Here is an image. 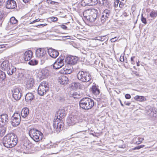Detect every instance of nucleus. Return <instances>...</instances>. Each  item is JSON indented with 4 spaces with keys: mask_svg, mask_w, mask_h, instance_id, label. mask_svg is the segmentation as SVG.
I'll return each instance as SVG.
<instances>
[{
    "mask_svg": "<svg viewBox=\"0 0 157 157\" xmlns=\"http://www.w3.org/2000/svg\"><path fill=\"white\" fill-rule=\"evenodd\" d=\"M40 20V19H39V18H38L37 19H36L34 20L32 22V23H34L36 22H38Z\"/></svg>",
    "mask_w": 157,
    "mask_h": 157,
    "instance_id": "obj_58",
    "label": "nucleus"
},
{
    "mask_svg": "<svg viewBox=\"0 0 157 157\" xmlns=\"http://www.w3.org/2000/svg\"><path fill=\"white\" fill-rule=\"evenodd\" d=\"M5 47V46L4 45H0V48H3Z\"/></svg>",
    "mask_w": 157,
    "mask_h": 157,
    "instance_id": "obj_62",
    "label": "nucleus"
},
{
    "mask_svg": "<svg viewBox=\"0 0 157 157\" xmlns=\"http://www.w3.org/2000/svg\"><path fill=\"white\" fill-rule=\"evenodd\" d=\"M6 78L5 73L1 71H0V80H2Z\"/></svg>",
    "mask_w": 157,
    "mask_h": 157,
    "instance_id": "obj_39",
    "label": "nucleus"
},
{
    "mask_svg": "<svg viewBox=\"0 0 157 157\" xmlns=\"http://www.w3.org/2000/svg\"><path fill=\"white\" fill-rule=\"evenodd\" d=\"M119 2L120 1L119 0H116L115 1L114 4V6L115 8L117 7Z\"/></svg>",
    "mask_w": 157,
    "mask_h": 157,
    "instance_id": "obj_48",
    "label": "nucleus"
},
{
    "mask_svg": "<svg viewBox=\"0 0 157 157\" xmlns=\"http://www.w3.org/2000/svg\"><path fill=\"white\" fill-rule=\"evenodd\" d=\"M6 0H0V6H5V3Z\"/></svg>",
    "mask_w": 157,
    "mask_h": 157,
    "instance_id": "obj_47",
    "label": "nucleus"
},
{
    "mask_svg": "<svg viewBox=\"0 0 157 157\" xmlns=\"http://www.w3.org/2000/svg\"><path fill=\"white\" fill-rule=\"evenodd\" d=\"M125 104L126 105L129 106L130 105L131 103L130 102H127L126 103L125 102Z\"/></svg>",
    "mask_w": 157,
    "mask_h": 157,
    "instance_id": "obj_61",
    "label": "nucleus"
},
{
    "mask_svg": "<svg viewBox=\"0 0 157 157\" xmlns=\"http://www.w3.org/2000/svg\"><path fill=\"white\" fill-rule=\"evenodd\" d=\"M141 20L142 22L145 25L147 24L146 19L143 17L142 14L141 15Z\"/></svg>",
    "mask_w": 157,
    "mask_h": 157,
    "instance_id": "obj_45",
    "label": "nucleus"
},
{
    "mask_svg": "<svg viewBox=\"0 0 157 157\" xmlns=\"http://www.w3.org/2000/svg\"><path fill=\"white\" fill-rule=\"evenodd\" d=\"M117 39L116 37L112 38L111 39V41L112 42H115L117 40Z\"/></svg>",
    "mask_w": 157,
    "mask_h": 157,
    "instance_id": "obj_53",
    "label": "nucleus"
},
{
    "mask_svg": "<svg viewBox=\"0 0 157 157\" xmlns=\"http://www.w3.org/2000/svg\"><path fill=\"white\" fill-rule=\"evenodd\" d=\"M90 6L96 5L98 3V0H90Z\"/></svg>",
    "mask_w": 157,
    "mask_h": 157,
    "instance_id": "obj_42",
    "label": "nucleus"
},
{
    "mask_svg": "<svg viewBox=\"0 0 157 157\" xmlns=\"http://www.w3.org/2000/svg\"><path fill=\"white\" fill-rule=\"evenodd\" d=\"M135 58V56H133V57H131V61L132 62V64H135V62L133 60Z\"/></svg>",
    "mask_w": 157,
    "mask_h": 157,
    "instance_id": "obj_54",
    "label": "nucleus"
},
{
    "mask_svg": "<svg viewBox=\"0 0 157 157\" xmlns=\"http://www.w3.org/2000/svg\"><path fill=\"white\" fill-rule=\"evenodd\" d=\"M60 26L61 28L63 29H66L67 28V27L65 25H60Z\"/></svg>",
    "mask_w": 157,
    "mask_h": 157,
    "instance_id": "obj_55",
    "label": "nucleus"
},
{
    "mask_svg": "<svg viewBox=\"0 0 157 157\" xmlns=\"http://www.w3.org/2000/svg\"><path fill=\"white\" fill-rule=\"evenodd\" d=\"M82 121V119L79 116L76 115H71L68 118L67 123L69 125H73L75 123Z\"/></svg>",
    "mask_w": 157,
    "mask_h": 157,
    "instance_id": "obj_8",
    "label": "nucleus"
},
{
    "mask_svg": "<svg viewBox=\"0 0 157 157\" xmlns=\"http://www.w3.org/2000/svg\"><path fill=\"white\" fill-rule=\"evenodd\" d=\"M55 4H58V3L56 2L52 1H51V4L52 5H54Z\"/></svg>",
    "mask_w": 157,
    "mask_h": 157,
    "instance_id": "obj_60",
    "label": "nucleus"
},
{
    "mask_svg": "<svg viewBox=\"0 0 157 157\" xmlns=\"http://www.w3.org/2000/svg\"><path fill=\"white\" fill-rule=\"evenodd\" d=\"M52 21H56L57 20V18L56 17H53L51 19Z\"/></svg>",
    "mask_w": 157,
    "mask_h": 157,
    "instance_id": "obj_59",
    "label": "nucleus"
},
{
    "mask_svg": "<svg viewBox=\"0 0 157 157\" xmlns=\"http://www.w3.org/2000/svg\"><path fill=\"white\" fill-rule=\"evenodd\" d=\"M35 84V80L34 78L31 77L26 79V87L28 89L32 88Z\"/></svg>",
    "mask_w": 157,
    "mask_h": 157,
    "instance_id": "obj_14",
    "label": "nucleus"
},
{
    "mask_svg": "<svg viewBox=\"0 0 157 157\" xmlns=\"http://www.w3.org/2000/svg\"><path fill=\"white\" fill-rule=\"evenodd\" d=\"M78 59L77 57L72 56L67 57L65 61L67 65L71 66L77 63Z\"/></svg>",
    "mask_w": 157,
    "mask_h": 157,
    "instance_id": "obj_11",
    "label": "nucleus"
},
{
    "mask_svg": "<svg viewBox=\"0 0 157 157\" xmlns=\"http://www.w3.org/2000/svg\"><path fill=\"white\" fill-rule=\"evenodd\" d=\"M57 118L62 120L63 118L66 115V112L64 109H61L58 110L57 113Z\"/></svg>",
    "mask_w": 157,
    "mask_h": 157,
    "instance_id": "obj_20",
    "label": "nucleus"
},
{
    "mask_svg": "<svg viewBox=\"0 0 157 157\" xmlns=\"http://www.w3.org/2000/svg\"><path fill=\"white\" fill-rule=\"evenodd\" d=\"M47 25V24H40L39 25H38L36 26L37 27H38V26H42V27H44V26H45Z\"/></svg>",
    "mask_w": 157,
    "mask_h": 157,
    "instance_id": "obj_57",
    "label": "nucleus"
},
{
    "mask_svg": "<svg viewBox=\"0 0 157 157\" xmlns=\"http://www.w3.org/2000/svg\"><path fill=\"white\" fill-rule=\"evenodd\" d=\"M118 147L120 148H124L125 147V145L123 144L122 145H119Z\"/></svg>",
    "mask_w": 157,
    "mask_h": 157,
    "instance_id": "obj_56",
    "label": "nucleus"
},
{
    "mask_svg": "<svg viewBox=\"0 0 157 157\" xmlns=\"http://www.w3.org/2000/svg\"><path fill=\"white\" fill-rule=\"evenodd\" d=\"M155 113H154V111H153V112L152 113V116H153V117H157V111H155Z\"/></svg>",
    "mask_w": 157,
    "mask_h": 157,
    "instance_id": "obj_51",
    "label": "nucleus"
},
{
    "mask_svg": "<svg viewBox=\"0 0 157 157\" xmlns=\"http://www.w3.org/2000/svg\"><path fill=\"white\" fill-rule=\"evenodd\" d=\"M33 56V52L31 50L26 51L24 53L23 57L25 61H28L30 60Z\"/></svg>",
    "mask_w": 157,
    "mask_h": 157,
    "instance_id": "obj_19",
    "label": "nucleus"
},
{
    "mask_svg": "<svg viewBox=\"0 0 157 157\" xmlns=\"http://www.w3.org/2000/svg\"><path fill=\"white\" fill-rule=\"evenodd\" d=\"M6 132L5 128L3 127V128H0V136H3L5 134Z\"/></svg>",
    "mask_w": 157,
    "mask_h": 157,
    "instance_id": "obj_38",
    "label": "nucleus"
},
{
    "mask_svg": "<svg viewBox=\"0 0 157 157\" xmlns=\"http://www.w3.org/2000/svg\"><path fill=\"white\" fill-rule=\"evenodd\" d=\"M30 137L36 142L41 140L43 138V134L40 131L36 129H32L29 132Z\"/></svg>",
    "mask_w": 157,
    "mask_h": 157,
    "instance_id": "obj_3",
    "label": "nucleus"
},
{
    "mask_svg": "<svg viewBox=\"0 0 157 157\" xmlns=\"http://www.w3.org/2000/svg\"><path fill=\"white\" fill-rule=\"evenodd\" d=\"M125 98L126 99H130L131 98V95L129 94H126L125 95Z\"/></svg>",
    "mask_w": 157,
    "mask_h": 157,
    "instance_id": "obj_52",
    "label": "nucleus"
},
{
    "mask_svg": "<svg viewBox=\"0 0 157 157\" xmlns=\"http://www.w3.org/2000/svg\"><path fill=\"white\" fill-rule=\"evenodd\" d=\"M91 90L92 93L95 95H98L100 93L99 90L95 84L92 86L91 88Z\"/></svg>",
    "mask_w": 157,
    "mask_h": 157,
    "instance_id": "obj_28",
    "label": "nucleus"
},
{
    "mask_svg": "<svg viewBox=\"0 0 157 157\" xmlns=\"http://www.w3.org/2000/svg\"><path fill=\"white\" fill-rule=\"evenodd\" d=\"M24 70L21 69L16 70L15 75L17 77L21 78L24 76Z\"/></svg>",
    "mask_w": 157,
    "mask_h": 157,
    "instance_id": "obj_30",
    "label": "nucleus"
},
{
    "mask_svg": "<svg viewBox=\"0 0 157 157\" xmlns=\"http://www.w3.org/2000/svg\"><path fill=\"white\" fill-rule=\"evenodd\" d=\"M38 63V61L35 59H30L29 62L28 64L31 65H35Z\"/></svg>",
    "mask_w": 157,
    "mask_h": 157,
    "instance_id": "obj_36",
    "label": "nucleus"
},
{
    "mask_svg": "<svg viewBox=\"0 0 157 157\" xmlns=\"http://www.w3.org/2000/svg\"><path fill=\"white\" fill-rule=\"evenodd\" d=\"M36 55L38 57L43 58V62L48 59L46 52L43 48H40L37 49L36 52Z\"/></svg>",
    "mask_w": 157,
    "mask_h": 157,
    "instance_id": "obj_9",
    "label": "nucleus"
},
{
    "mask_svg": "<svg viewBox=\"0 0 157 157\" xmlns=\"http://www.w3.org/2000/svg\"><path fill=\"white\" fill-rule=\"evenodd\" d=\"M95 9H89L84 11L83 12V15L85 19L88 20L90 18V16L91 14L94 12Z\"/></svg>",
    "mask_w": 157,
    "mask_h": 157,
    "instance_id": "obj_18",
    "label": "nucleus"
},
{
    "mask_svg": "<svg viewBox=\"0 0 157 157\" xmlns=\"http://www.w3.org/2000/svg\"><path fill=\"white\" fill-rule=\"evenodd\" d=\"M149 16L151 19H155L157 17V10L153 9L151 10L149 12Z\"/></svg>",
    "mask_w": 157,
    "mask_h": 157,
    "instance_id": "obj_29",
    "label": "nucleus"
},
{
    "mask_svg": "<svg viewBox=\"0 0 157 157\" xmlns=\"http://www.w3.org/2000/svg\"><path fill=\"white\" fill-rule=\"evenodd\" d=\"M49 89L48 84L46 82H41L39 86L38 89V93L41 96L46 94Z\"/></svg>",
    "mask_w": 157,
    "mask_h": 157,
    "instance_id": "obj_6",
    "label": "nucleus"
},
{
    "mask_svg": "<svg viewBox=\"0 0 157 157\" xmlns=\"http://www.w3.org/2000/svg\"><path fill=\"white\" fill-rule=\"evenodd\" d=\"M70 96L74 98H78L80 97V95L76 92H74L72 94H71Z\"/></svg>",
    "mask_w": 157,
    "mask_h": 157,
    "instance_id": "obj_35",
    "label": "nucleus"
},
{
    "mask_svg": "<svg viewBox=\"0 0 157 157\" xmlns=\"http://www.w3.org/2000/svg\"><path fill=\"white\" fill-rule=\"evenodd\" d=\"M5 6L8 9H14L17 7V4L13 0H7L5 3Z\"/></svg>",
    "mask_w": 157,
    "mask_h": 157,
    "instance_id": "obj_13",
    "label": "nucleus"
},
{
    "mask_svg": "<svg viewBox=\"0 0 157 157\" xmlns=\"http://www.w3.org/2000/svg\"><path fill=\"white\" fill-rule=\"evenodd\" d=\"M90 0H82L81 2V5L83 6H90Z\"/></svg>",
    "mask_w": 157,
    "mask_h": 157,
    "instance_id": "obj_33",
    "label": "nucleus"
},
{
    "mask_svg": "<svg viewBox=\"0 0 157 157\" xmlns=\"http://www.w3.org/2000/svg\"><path fill=\"white\" fill-rule=\"evenodd\" d=\"M78 79L82 82H89L91 78V75L86 71H79L77 74Z\"/></svg>",
    "mask_w": 157,
    "mask_h": 157,
    "instance_id": "obj_4",
    "label": "nucleus"
},
{
    "mask_svg": "<svg viewBox=\"0 0 157 157\" xmlns=\"http://www.w3.org/2000/svg\"><path fill=\"white\" fill-rule=\"evenodd\" d=\"M10 22L11 24H16L17 22V20L13 17H12L10 19Z\"/></svg>",
    "mask_w": 157,
    "mask_h": 157,
    "instance_id": "obj_37",
    "label": "nucleus"
},
{
    "mask_svg": "<svg viewBox=\"0 0 157 157\" xmlns=\"http://www.w3.org/2000/svg\"><path fill=\"white\" fill-rule=\"evenodd\" d=\"M105 37V36H99L96 38V40L103 41L105 40V39L104 38Z\"/></svg>",
    "mask_w": 157,
    "mask_h": 157,
    "instance_id": "obj_46",
    "label": "nucleus"
},
{
    "mask_svg": "<svg viewBox=\"0 0 157 157\" xmlns=\"http://www.w3.org/2000/svg\"><path fill=\"white\" fill-rule=\"evenodd\" d=\"M68 65L65 66V67L63 68V72H61L63 74H68L71 73L72 71L73 67L71 66H70V67H68Z\"/></svg>",
    "mask_w": 157,
    "mask_h": 157,
    "instance_id": "obj_23",
    "label": "nucleus"
},
{
    "mask_svg": "<svg viewBox=\"0 0 157 157\" xmlns=\"http://www.w3.org/2000/svg\"><path fill=\"white\" fill-rule=\"evenodd\" d=\"M124 3L122 2H119V7L121 8H123L124 7Z\"/></svg>",
    "mask_w": 157,
    "mask_h": 157,
    "instance_id": "obj_49",
    "label": "nucleus"
},
{
    "mask_svg": "<svg viewBox=\"0 0 157 157\" xmlns=\"http://www.w3.org/2000/svg\"><path fill=\"white\" fill-rule=\"evenodd\" d=\"M64 64L63 59L58 58L53 64V67L54 69H58L63 66Z\"/></svg>",
    "mask_w": 157,
    "mask_h": 157,
    "instance_id": "obj_16",
    "label": "nucleus"
},
{
    "mask_svg": "<svg viewBox=\"0 0 157 157\" xmlns=\"http://www.w3.org/2000/svg\"><path fill=\"white\" fill-rule=\"evenodd\" d=\"M17 139L14 133H10L6 135L3 139V144L7 148L14 147L17 144Z\"/></svg>",
    "mask_w": 157,
    "mask_h": 157,
    "instance_id": "obj_1",
    "label": "nucleus"
},
{
    "mask_svg": "<svg viewBox=\"0 0 157 157\" xmlns=\"http://www.w3.org/2000/svg\"><path fill=\"white\" fill-rule=\"evenodd\" d=\"M144 140V138H138L137 141H136L135 144H139L141 143Z\"/></svg>",
    "mask_w": 157,
    "mask_h": 157,
    "instance_id": "obj_44",
    "label": "nucleus"
},
{
    "mask_svg": "<svg viewBox=\"0 0 157 157\" xmlns=\"http://www.w3.org/2000/svg\"><path fill=\"white\" fill-rule=\"evenodd\" d=\"M153 110L152 108L150 106H147L146 108V113L150 116H152L151 114Z\"/></svg>",
    "mask_w": 157,
    "mask_h": 157,
    "instance_id": "obj_31",
    "label": "nucleus"
},
{
    "mask_svg": "<svg viewBox=\"0 0 157 157\" xmlns=\"http://www.w3.org/2000/svg\"><path fill=\"white\" fill-rule=\"evenodd\" d=\"M4 16V11L0 10V25L2 23Z\"/></svg>",
    "mask_w": 157,
    "mask_h": 157,
    "instance_id": "obj_40",
    "label": "nucleus"
},
{
    "mask_svg": "<svg viewBox=\"0 0 157 157\" xmlns=\"http://www.w3.org/2000/svg\"><path fill=\"white\" fill-rule=\"evenodd\" d=\"M48 52L49 56L53 58H56L59 54L57 50L52 48L47 49Z\"/></svg>",
    "mask_w": 157,
    "mask_h": 157,
    "instance_id": "obj_17",
    "label": "nucleus"
},
{
    "mask_svg": "<svg viewBox=\"0 0 157 157\" xmlns=\"http://www.w3.org/2000/svg\"><path fill=\"white\" fill-rule=\"evenodd\" d=\"M58 81L60 84L65 85L68 83V78L65 75H62L59 78Z\"/></svg>",
    "mask_w": 157,
    "mask_h": 157,
    "instance_id": "obj_22",
    "label": "nucleus"
},
{
    "mask_svg": "<svg viewBox=\"0 0 157 157\" xmlns=\"http://www.w3.org/2000/svg\"><path fill=\"white\" fill-rule=\"evenodd\" d=\"M51 1L50 0H47V1H46V2L48 4H49V3L51 4Z\"/></svg>",
    "mask_w": 157,
    "mask_h": 157,
    "instance_id": "obj_63",
    "label": "nucleus"
},
{
    "mask_svg": "<svg viewBox=\"0 0 157 157\" xmlns=\"http://www.w3.org/2000/svg\"><path fill=\"white\" fill-rule=\"evenodd\" d=\"M80 107L85 110L90 109L94 105V100L89 98H84L81 99L79 103Z\"/></svg>",
    "mask_w": 157,
    "mask_h": 157,
    "instance_id": "obj_2",
    "label": "nucleus"
},
{
    "mask_svg": "<svg viewBox=\"0 0 157 157\" xmlns=\"http://www.w3.org/2000/svg\"><path fill=\"white\" fill-rule=\"evenodd\" d=\"M17 69L13 66H10L7 70V72L8 75H12L13 74L16 73Z\"/></svg>",
    "mask_w": 157,
    "mask_h": 157,
    "instance_id": "obj_24",
    "label": "nucleus"
},
{
    "mask_svg": "<svg viewBox=\"0 0 157 157\" xmlns=\"http://www.w3.org/2000/svg\"><path fill=\"white\" fill-rule=\"evenodd\" d=\"M134 99L136 101H143L146 100V99L144 96L136 95L134 97Z\"/></svg>",
    "mask_w": 157,
    "mask_h": 157,
    "instance_id": "obj_32",
    "label": "nucleus"
},
{
    "mask_svg": "<svg viewBox=\"0 0 157 157\" xmlns=\"http://www.w3.org/2000/svg\"><path fill=\"white\" fill-rule=\"evenodd\" d=\"M21 117L19 113H15L11 118V124L13 127H16L20 124Z\"/></svg>",
    "mask_w": 157,
    "mask_h": 157,
    "instance_id": "obj_7",
    "label": "nucleus"
},
{
    "mask_svg": "<svg viewBox=\"0 0 157 157\" xmlns=\"http://www.w3.org/2000/svg\"><path fill=\"white\" fill-rule=\"evenodd\" d=\"M13 96L14 99L16 100H19L21 98V89L19 88L14 89L12 91Z\"/></svg>",
    "mask_w": 157,
    "mask_h": 157,
    "instance_id": "obj_12",
    "label": "nucleus"
},
{
    "mask_svg": "<svg viewBox=\"0 0 157 157\" xmlns=\"http://www.w3.org/2000/svg\"><path fill=\"white\" fill-rule=\"evenodd\" d=\"M30 0H23V1L25 3L28 2Z\"/></svg>",
    "mask_w": 157,
    "mask_h": 157,
    "instance_id": "obj_64",
    "label": "nucleus"
},
{
    "mask_svg": "<svg viewBox=\"0 0 157 157\" xmlns=\"http://www.w3.org/2000/svg\"><path fill=\"white\" fill-rule=\"evenodd\" d=\"M120 60L121 62H123L124 61V55H121L120 58Z\"/></svg>",
    "mask_w": 157,
    "mask_h": 157,
    "instance_id": "obj_50",
    "label": "nucleus"
},
{
    "mask_svg": "<svg viewBox=\"0 0 157 157\" xmlns=\"http://www.w3.org/2000/svg\"><path fill=\"white\" fill-rule=\"evenodd\" d=\"M34 98V95L31 93H28L25 96V100L27 102H30Z\"/></svg>",
    "mask_w": 157,
    "mask_h": 157,
    "instance_id": "obj_26",
    "label": "nucleus"
},
{
    "mask_svg": "<svg viewBox=\"0 0 157 157\" xmlns=\"http://www.w3.org/2000/svg\"><path fill=\"white\" fill-rule=\"evenodd\" d=\"M94 10V12L91 14L90 16V18L88 20L91 22H94L98 18V16L97 15L98 12L97 10L95 9Z\"/></svg>",
    "mask_w": 157,
    "mask_h": 157,
    "instance_id": "obj_21",
    "label": "nucleus"
},
{
    "mask_svg": "<svg viewBox=\"0 0 157 157\" xmlns=\"http://www.w3.org/2000/svg\"><path fill=\"white\" fill-rule=\"evenodd\" d=\"M9 62L6 61H4L1 64V67L2 70L7 71L10 66Z\"/></svg>",
    "mask_w": 157,
    "mask_h": 157,
    "instance_id": "obj_27",
    "label": "nucleus"
},
{
    "mask_svg": "<svg viewBox=\"0 0 157 157\" xmlns=\"http://www.w3.org/2000/svg\"><path fill=\"white\" fill-rule=\"evenodd\" d=\"M144 147V145H140L136 147H135L133 148L132 149V150H138L140 149L143 148Z\"/></svg>",
    "mask_w": 157,
    "mask_h": 157,
    "instance_id": "obj_43",
    "label": "nucleus"
},
{
    "mask_svg": "<svg viewBox=\"0 0 157 157\" xmlns=\"http://www.w3.org/2000/svg\"><path fill=\"white\" fill-rule=\"evenodd\" d=\"M8 117L6 114H3L0 116V125L4 126L8 123Z\"/></svg>",
    "mask_w": 157,
    "mask_h": 157,
    "instance_id": "obj_15",
    "label": "nucleus"
},
{
    "mask_svg": "<svg viewBox=\"0 0 157 157\" xmlns=\"http://www.w3.org/2000/svg\"><path fill=\"white\" fill-rule=\"evenodd\" d=\"M112 15L111 11L108 9L105 10L102 13L101 18V22L104 23L106 21L108 20L109 18Z\"/></svg>",
    "mask_w": 157,
    "mask_h": 157,
    "instance_id": "obj_10",
    "label": "nucleus"
},
{
    "mask_svg": "<svg viewBox=\"0 0 157 157\" xmlns=\"http://www.w3.org/2000/svg\"><path fill=\"white\" fill-rule=\"evenodd\" d=\"M42 75L45 77L48 76L49 75V71L46 68H44L42 70L41 72Z\"/></svg>",
    "mask_w": 157,
    "mask_h": 157,
    "instance_id": "obj_34",
    "label": "nucleus"
},
{
    "mask_svg": "<svg viewBox=\"0 0 157 157\" xmlns=\"http://www.w3.org/2000/svg\"><path fill=\"white\" fill-rule=\"evenodd\" d=\"M64 126V124L63 121L58 119H55L53 122V127L54 132L59 133L63 130Z\"/></svg>",
    "mask_w": 157,
    "mask_h": 157,
    "instance_id": "obj_5",
    "label": "nucleus"
},
{
    "mask_svg": "<svg viewBox=\"0 0 157 157\" xmlns=\"http://www.w3.org/2000/svg\"><path fill=\"white\" fill-rule=\"evenodd\" d=\"M29 113V109L28 108L25 107L23 108L21 112V117L25 118L28 115Z\"/></svg>",
    "mask_w": 157,
    "mask_h": 157,
    "instance_id": "obj_25",
    "label": "nucleus"
},
{
    "mask_svg": "<svg viewBox=\"0 0 157 157\" xmlns=\"http://www.w3.org/2000/svg\"><path fill=\"white\" fill-rule=\"evenodd\" d=\"M98 2L101 5L106 6L107 4V0H98Z\"/></svg>",
    "mask_w": 157,
    "mask_h": 157,
    "instance_id": "obj_41",
    "label": "nucleus"
}]
</instances>
